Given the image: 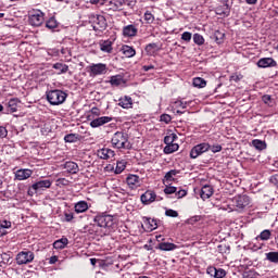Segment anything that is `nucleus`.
I'll list each match as a JSON object with an SVG mask.
<instances>
[{"label": "nucleus", "instance_id": "1", "mask_svg": "<svg viewBox=\"0 0 278 278\" xmlns=\"http://www.w3.org/2000/svg\"><path fill=\"white\" fill-rule=\"evenodd\" d=\"M66 97H68V94L60 89L47 91V99L50 105H62V103L66 101Z\"/></svg>", "mask_w": 278, "mask_h": 278}, {"label": "nucleus", "instance_id": "2", "mask_svg": "<svg viewBox=\"0 0 278 278\" xmlns=\"http://www.w3.org/2000/svg\"><path fill=\"white\" fill-rule=\"evenodd\" d=\"M111 142L114 149H129V137L125 132H115Z\"/></svg>", "mask_w": 278, "mask_h": 278}, {"label": "nucleus", "instance_id": "3", "mask_svg": "<svg viewBox=\"0 0 278 278\" xmlns=\"http://www.w3.org/2000/svg\"><path fill=\"white\" fill-rule=\"evenodd\" d=\"M89 23L93 27L94 31H105V29H108V20H105V16L103 15H89Z\"/></svg>", "mask_w": 278, "mask_h": 278}, {"label": "nucleus", "instance_id": "4", "mask_svg": "<svg viewBox=\"0 0 278 278\" xmlns=\"http://www.w3.org/2000/svg\"><path fill=\"white\" fill-rule=\"evenodd\" d=\"M108 64L105 63H92L88 66V73L90 77H99L101 75H108Z\"/></svg>", "mask_w": 278, "mask_h": 278}, {"label": "nucleus", "instance_id": "5", "mask_svg": "<svg viewBox=\"0 0 278 278\" xmlns=\"http://www.w3.org/2000/svg\"><path fill=\"white\" fill-rule=\"evenodd\" d=\"M93 220L98 227H103L104 229H110L114 225V216L112 215H97Z\"/></svg>", "mask_w": 278, "mask_h": 278}, {"label": "nucleus", "instance_id": "6", "mask_svg": "<svg viewBox=\"0 0 278 278\" xmlns=\"http://www.w3.org/2000/svg\"><path fill=\"white\" fill-rule=\"evenodd\" d=\"M211 146L210 143L203 142L200 144L194 146L190 151V157L192 160H197L200 155H203V153H207L210 151Z\"/></svg>", "mask_w": 278, "mask_h": 278}, {"label": "nucleus", "instance_id": "7", "mask_svg": "<svg viewBox=\"0 0 278 278\" xmlns=\"http://www.w3.org/2000/svg\"><path fill=\"white\" fill-rule=\"evenodd\" d=\"M29 25L33 27H40L45 23V13L41 11H35L29 15Z\"/></svg>", "mask_w": 278, "mask_h": 278}, {"label": "nucleus", "instance_id": "8", "mask_svg": "<svg viewBox=\"0 0 278 278\" xmlns=\"http://www.w3.org/2000/svg\"><path fill=\"white\" fill-rule=\"evenodd\" d=\"M232 203L238 210H244L251 205V198L249 195H237L232 199Z\"/></svg>", "mask_w": 278, "mask_h": 278}, {"label": "nucleus", "instance_id": "9", "mask_svg": "<svg viewBox=\"0 0 278 278\" xmlns=\"http://www.w3.org/2000/svg\"><path fill=\"white\" fill-rule=\"evenodd\" d=\"M30 262H34V253L31 251L20 252L16 256V263L20 266L23 264H29Z\"/></svg>", "mask_w": 278, "mask_h": 278}, {"label": "nucleus", "instance_id": "10", "mask_svg": "<svg viewBox=\"0 0 278 278\" xmlns=\"http://www.w3.org/2000/svg\"><path fill=\"white\" fill-rule=\"evenodd\" d=\"M14 179L15 181H25V179H29V177H31V175H34V170L29 169V168H24V169H17L14 173Z\"/></svg>", "mask_w": 278, "mask_h": 278}, {"label": "nucleus", "instance_id": "11", "mask_svg": "<svg viewBox=\"0 0 278 278\" xmlns=\"http://www.w3.org/2000/svg\"><path fill=\"white\" fill-rule=\"evenodd\" d=\"M277 66V61L273 58H263L257 62L258 68H275Z\"/></svg>", "mask_w": 278, "mask_h": 278}, {"label": "nucleus", "instance_id": "12", "mask_svg": "<svg viewBox=\"0 0 278 278\" xmlns=\"http://www.w3.org/2000/svg\"><path fill=\"white\" fill-rule=\"evenodd\" d=\"M126 182L131 190H136V188H140V176L130 174L127 176Z\"/></svg>", "mask_w": 278, "mask_h": 278}, {"label": "nucleus", "instance_id": "13", "mask_svg": "<svg viewBox=\"0 0 278 278\" xmlns=\"http://www.w3.org/2000/svg\"><path fill=\"white\" fill-rule=\"evenodd\" d=\"M18 103H21V100L18 98H13L9 100L7 103V112L4 114H14V112H18Z\"/></svg>", "mask_w": 278, "mask_h": 278}, {"label": "nucleus", "instance_id": "14", "mask_svg": "<svg viewBox=\"0 0 278 278\" xmlns=\"http://www.w3.org/2000/svg\"><path fill=\"white\" fill-rule=\"evenodd\" d=\"M155 199H157V195L154 191L148 190L141 195V203H143V205H151Z\"/></svg>", "mask_w": 278, "mask_h": 278}, {"label": "nucleus", "instance_id": "15", "mask_svg": "<svg viewBox=\"0 0 278 278\" xmlns=\"http://www.w3.org/2000/svg\"><path fill=\"white\" fill-rule=\"evenodd\" d=\"M33 185H34V189L40 192L42 190H47L51 188V186L53 185V181L50 179H45V180H38Z\"/></svg>", "mask_w": 278, "mask_h": 278}, {"label": "nucleus", "instance_id": "16", "mask_svg": "<svg viewBox=\"0 0 278 278\" xmlns=\"http://www.w3.org/2000/svg\"><path fill=\"white\" fill-rule=\"evenodd\" d=\"M123 36H125V38H134V37L138 36V27H136V25H131V24L124 26Z\"/></svg>", "mask_w": 278, "mask_h": 278}, {"label": "nucleus", "instance_id": "17", "mask_svg": "<svg viewBox=\"0 0 278 278\" xmlns=\"http://www.w3.org/2000/svg\"><path fill=\"white\" fill-rule=\"evenodd\" d=\"M97 155L100 160H111V157H114L115 153L112 149L102 148L97 151Z\"/></svg>", "mask_w": 278, "mask_h": 278}, {"label": "nucleus", "instance_id": "18", "mask_svg": "<svg viewBox=\"0 0 278 278\" xmlns=\"http://www.w3.org/2000/svg\"><path fill=\"white\" fill-rule=\"evenodd\" d=\"M106 123H112V117L102 116V117H98L96 119H92L90 122V127H93V128L101 127L103 125H106Z\"/></svg>", "mask_w": 278, "mask_h": 278}, {"label": "nucleus", "instance_id": "19", "mask_svg": "<svg viewBox=\"0 0 278 278\" xmlns=\"http://www.w3.org/2000/svg\"><path fill=\"white\" fill-rule=\"evenodd\" d=\"M188 105H190V102H184L181 100H177L176 102H174V113L175 114H185L186 111H182V110H186V108H188Z\"/></svg>", "mask_w": 278, "mask_h": 278}, {"label": "nucleus", "instance_id": "20", "mask_svg": "<svg viewBox=\"0 0 278 278\" xmlns=\"http://www.w3.org/2000/svg\"><path fill=\"white\" fill-rule=\"evenodd\" d=\"M212 194H214V188H212V186L205 185L202 187V189L200 191V197L203 201L210 199V197H212Z\"/></svg>", "mask_w": 278, "mask_h": 278}, {"label": "nucleus", "instance_id": "21", "mask_svg": "<svg viewBox=\"0 0 278 278\" xmlns=\"http://www.w3.org/2000/svg\"><path fill=\"white\" fill-rule=\"evenodd\" d=\"M64 168L67 173H71L72 175H77L79 173V165L73 161H68L64 164Z\"/></svg>", "mask_w": 278, "mask_h": 278}, {"label": "nucleus", "instance_id": "22", "mask_svg": "<svg viewBox=\"0 0 278 278\" xmlns=\"http://www.w3.org/2000/svg\"><path fill=\"white\" fill-rule=\"evenodd\" d=\"M89 205L88 202L86 201H79L74 205V210L76 212V214H84V212H88L89 210Z\"/></svg>", "mask_w": 278, "mask_h": 278}, {"label": "nucleus", "instance_id": "23", "mask_svg": "<svg viewBox=\"0 0 278 278\" xmlns=\"http://www.w3.org/2000/svg\"><path fill=\"white\" fill-rule=\"evenodd\" d=\"M143 223L150 231L157 229V220H155L151 217H144Z\"/></svg>", "mask_w": 278, "mask_h": 278}, {"label": "nucleus", "instance_id": "24", "mask_svg": "<svg viewBox=\"0 0 278 278\" xmlns=\"http://www.w3.org/2000/svg\"><path fill=\"white\" fill-rule=\"evenodd\" d=\"M177 175H179V170L170 169L165 174L164 184H170V181H175V177H177Z\"/></svg>", "mask_w": 278, "mask_h": 278}, {"label": "nucleus", "instance_id": "25", "mask_svg": "<svg viewBox=\"0 0 278 278\" xmlns=\"http://www.w3.org/2000/svg\"><path fill=\"white\" fill-rule=\"evenodd\" d=\"M121 51L125 58H134V55H136V49L131 46H123Z\"/></svg>", "mask_w": 278, "mask_h": 278}, {"label": "nucleus", "instance_id": "26", "mask_svg": "<svg viewBox=\"0 0 278 278\" xmlns=\"http://www.w3.org/2000/svg\"><path fill=\"white\" fill-rule=\"evenodd\" d=\"M118 105L124 110H129L132 105L131 97H124L119 99Z\"/></svg>", "mask_w": 278, "mask_h": 278}, {"label": "nucleus", "instance_id": "27", "mask_svg": "<svg viewBox=\"0 0 278 278\" xmlns=\"http://www.w3.org/2000/svg\"><path fill=\"white\" fill-rule=\"evenodd\" d=\"M160 51V46L157 43H149L146 46V52L148 55H155Z\"/></svg>", "mask_w": 278, "mask_h": 278}, {"label": "nucleus", "instance_id": "28", "mask_svg": "<svg viewBox=\"0 0 278 278\" xmlns=\"http://www.w3.org/2000/svg\"><path fill=\"white\" fill-rule=\"evenodd\" d=\"M109 84H111V86L117 87V86H121L122 84H125V79L123 78L122 75L111 76Z\"/></svg>", "mask_w": 278, "mask_h": 278}, {"label": "nucleus", "instance_id": "29", "mask_svg": "<svg viewBox=\"0 0 278 278\" xmlns=\"http://www.w3.org/2000/svg\"><path fill=\"white\" fill-rule=\"evenodd\" d=\"M111 10L116 12V10H123V5H125V0H111L110 1Z\"/></svg>", "mask_w": 278, "mask_h": 278}, {"label": "nucleus", "instance_id": "30", "mask_svg": "<svg viewBox=\"0 0 278 278\" xmlns=\"http://www.w3.org/2000/svg\"><path fill=\"white\" fill-rule=\"evenodd\" d=\"M159 249L160 251H175V249H177V245L170 242H162L159 244Z\"/></svg>", "mask_w": 278, "mask_h": 278}, {"label": "nucleus", "instance_id": "31", "mask_svg": "<svg viewBox=\"0 0 278 278\" xmlns=\"http://www.w3.org/2000/svg\"><path fill=\"white\" fill-rule=\"evenodd\" d=\"M52 68L59 71V75H64V73H68V65L63 63H55L52 65Z\"/></svg>", "mask_w": 278, "mask_h": 278}, {"label": "nucleus", "instance_id": "32", "mask_svg": "<svg viewBox=\"0 0 278 278\" xmlns=\"http://www.w3.org/2000/svg\"><path fill=\"white\" fill-rule=\"evenodd\" d=\"M125 168H127V161L122 160V161H117L116 163V167H115V175H121V173H123V170H125Z\"/></svg>", "mask_w": 278, "mask_h": 278}, {"label": "nucleus", "instance_id": "33", "mask_svg": "<svg viewBox=\"0 0 278 278\" xmlns=\"http://www.w3.org/2000/svg\"><path fill=\"white\" fill-rule=\"evenodd\" d=\"M100 49L104 53H112V41L110 40H104L100 43Z\"/></svg>", "mask_w": 278, "mask_h": 278}, {"label": "nucleus", "instance_id": "34", "mask_svg": "<svg viewBox=\"0 0 278 278\" xmlns=\"http://www.w3.org/2000/svg\"><path fill=\"white\" fill-rule=\"evenodd\" d=\"M175 151H179V144L177 143H169L164 148L166 155H170V153H175Z\"/></svg>", "mask_w": 278, "mask_h": 278}, {"label": "nucleus", "instance_id": "35", "mask_svg": "<svg viewBox=\"0 0 278 278\" xmlns=\"http://www.w3.org/2000/svg\"><path fill=\"white\" fill-rule=\"evenodd\" d=\"M67 244H68V239L62 238V239L54 241L53 248L54 249H65Z\"/></svg>", "mask_w": 278, "mask_h": 278}, {"label": "nucleus", "instance_id": "36", "mask_svg": "<svg viewBox=\"0 0 278 278\" xmlns=\"http://www.w3.org/2000/svg\"><path fill=\"white\" fill-rule=\"evenodd\" d=\"M193 86L194 88H205L207 86V81L201 77L193 78Z\"/></svg>", "mask_w": 278, "mask_h": 278}, {"label": "nucleus", "instance_id": "37", "mask_svg": "<svg viewBox=\"0 0 278 278\" xmlns=\"http://www.w3.org/2000/svg\"><path fill=\"white\" fill-rule=\"evenodd\" d=\"M252 146L256 148L258 151H264L266 149V142L260 140V139H254L252 141Z\"/></svg>", "mask_w": 278, "mask_h": 278}, {"label": "nucleus", "instance_id": "38", "mask_svg": "<svg viewBox=\"0 0 278 278\" xmlns=\"http://www.w3.org/2000/svg\"><path fill=\"white\" fill-rule=\"evenodd\" d=\"M271 232L268 229L263 230L257 237L256 240H270Z\"/></svg>", "mask_w": 278, "mask_h": 278}, {"label": "nucleus", "instance_id": "39", "mask_svg": "<svg viewBox=\"0 0 278 278\" xmlns=\"http://www.w3.org/2000/svg\"><path fill=\"white\" fill-rule=\"evenodd\" d=\"M265 255L268 262H271L273 264H278V252H269L266 253Z\"/></svg>", "mask_w": 278, "mask_h": 278}, {"label": "nucleus", "instance_id": "40", "mask_svg": "<svg viewBox=\"0 0 278 278\" xmlns=\"http://www.w3.org/2000/svg\"><path fill=\"white\" fill-rule=\"evenodd\" d=\"M243 278H257L260 277V274H257V271H255V269H249L243 271L242 274Z\"/></svg>", "mask_w": 278, "mask_h": 278}, {"label": "nucleus", "instance_id": "41", "mask_svg": "<svg viewBox=\"0 0 278 278\" xmlns=\"http://www.w3.org/2000/svg\"><path fill=\"white\" fill-rule=\"evenodd\" d=\"M193 42L201 47L202 45H205V38H203V35L201 34H194L193 35Z\"/></svg>", "mask_w": 278, "mask_h": 278}, {"label": "nucleus", "instance_id": "42", "mask_svg": "<svg viewBox=\"0 0 278 278\" xmlns=\"http://www.w3.org/2000/svg\"><path fill=\"white\" fill-rule=\"evenodd\" d=\"M48 29H55L58 27V20L55 17H50L46 23Z\"/></svg>", "mask_w": 278, "mask_h": 278}, {"label": "nucleus", "instance_id": "43", "mask_svg": "<svg viewBox=\"0 0 278 278\" xmlns=\"http://www.w3.org/2000/svg\"><path fill=\"white\" fill-rule=\"evenodd\" d=\"M65 142H77L79 140V135L76 134H68L64 137Z\"/></svg>", "mask_w": 278, "mask_h": 278}, {"label": "nucleus", "instance_id": "44", "mask_svg": "<svg viewBox=\"0 0 278 278\" xmlns=\"http://www.w3.org/2000/svg\"><path fill=\"white\" fill-rule=\"evenodd\" d=\"M176 140H177V136L175 134H169L164 138V142L166 143V146L173 144Z\"/></svg>", "mask_w": 278, "mask_h": 278}, {"label": "nucleus", "instance_id": "45", "mask_svg": "<svg viewBox=\"0 0 278 278\" xmlns=\"http://www.w3.org/2000/svg\"><path fill=\"white\" fill-rule=\"evenodd\" d=\"M143 18L149 25H151V23L155 21V16L153 15V13H151V11H146Z\"/></svg>", "mask_w": 278, "mask_h": 278}, {"label": "nucleus", "instance_id": "46", "mask_svg": "<svg viewBox=\"0 0 278 278\" xmlns=\"http://www.w3.org/2000/svg\"><path fill=\"white\" fill-rule=\"evenodd\" d=\"M216 14H219V16H229V7L225 4L223 10L220 8L216 9Z\"/></svg>", "mask_w": 278, "mask_h": 278}, {"label": "nucleus", "instance_id": "47", "mask_svg": "<svg viewBox=\"0 0 278 278\" xmlns=\"http://www.w3.org/2000/svg\"><path fill=\"white\" fill-rule=\"evenodd\" d=\"M227 277V271L223 268H217L215 271V278H225Z\"/></svg>", "mask_w": 278, "mask_h": 278}, {"label": "nucleus", "instance_id": "48", "mask_svg": "<svg viewBox=\"0 0 278 278\" xmlns=\"http://www.w3.org/2000/svg\"><path fill=\"white\" fill-rule=\"evenodd\" d=\"M181 40H184L185 42H190V40H192V33L190 31L182 33Z\"/></svg>", "mask_w": 278, "mask_h": 278}, {"label": "nucleus", "instance_id": "49", "mask_svg": "<svg viewBox=\"0 0 278 278\" xmlns=\"http://www.w3.org/2000/svg\"><path fill=\"white\" fill-rule=\"evenodd\" d=\"M199 220H201V216L195 215V216H192L189 219H187V224L188 225H197V223H199Z\"/></svg>", "mask_w": 278, "mask_h": 278}, {"label": "nucleus", "instance_id": "50", "mask_svg": "<svg viewBox=\"0 0 278 278\" xmlns=\"http://www.w3.org/2000/svg\"><path fill=\"white\" fill-rule=\"evenodd\" d=\"M161 123H166V125H168V123H170V121H173V117H170V115L168 114H162L160 117Z\"/></svg>", "mask_w": 278, "mask_h": 278}, {"label": "nucleus", "instance_id": "51", "mask_svg": "<svg viewBox=\"0 0 278 278\" xmlns=\"http://www.w3.org/2000/svg\"><path fill=\"white\" fill-rule=\"evenodd\" d=\"M165 215L169 216L170 218H177V216H179V213H177V211L173 208H169L165 211Z\"/></svg>", "mask_w": 278, "mask_h": 278}, {"label": "nucleus", "instance_id": "52", "mask_svg": "<svg viewBox=\"0 0 278 278\" xmlns=\"http://www.w3.org/2000/svg\"><path fill=\"white\" fill-rule=\"evenodd\" d=\"M216 270H217L216 267L210 266V267H207L206 273H207V275H210V277L215 278L216 277Z\"/></svg>", "mask_w": 278, "mask_h": 278}, {"label": "nucleus", "instance_id": "53", "mask_svg": "<svg viewBox=\"0 0 278 278\" xmlns=\"http://www.w3.org/2000/svg\"><path fill=\"white\" fill-rule=\"evenodd\" d=\"M210 150L212 151V153H220V151H223V146L220 144L211 146Z\"/></svg>", "mask_w": 278, "mask_h": 278}, {"label": "nucleus", "instance_id": "54", "mask_svg": "<svg viewBox=\"0 0 278 278\" xmlns=\"http://www.w3.org/2000/svg\"><path fill=\"white\" fill-rule=\"evenodd\" d=\"M164 192H165V194H176V192H177V188L176 187H166L165 189H164Z\"/></svg>", "mask_w": 278, "mask_h": 278}, {"label": "nucleus", "instance_id": "55", "mask_svg": "<svg viewBox=\"0 0 278 278\" xmlns=\"http://www.w3.org/2000/svg\"><path fill=\"white\" fill-rule=\"evenodd\" d=\"M64 216H65V223H71V220L75 218V215L72 212H65Z\"/></svg>", "mask_w": 278, "mask_h": 278}, {"label": "nucleus", "instance_id": "56", "mask_svg": "<svg viewBox=\"0 0 278 278\" xmlns=\"http://www.w3.org/2000/svg\"><path fill=\"white\" fill-rule=\"evenodd\" d=\"M0 227H2V229H10V227H12V222H8V220H2L0 222Z\"/></svg>", "mask_w": 278, "mask_h": 278}, {"label": "nucleus", "instance_id": "57", "mask_svg": "<svg viewBox=\"0 0 278 278\" xmlns=\"http://www.w3.org/2000/svg\"><path fill=\"white\" fill-rule=\"evenodd\" d=\"M262 101L266 104V105H270V101H273V98L269 94H265L262 98Z\"/></svg>", "mask_w": 278, "mask_h": 278}, {"label": "nucleus", "instance_id": "58", "mask_svg": "<svg viewBox=\"0 0 278 278\" xmlns=\"http://www.w3.org/2000/svg\"><path fill=\"white\" fill-rule=\"evenodd\" d=\"M91 5H105V0H89Z\"/></svg>", "mask_w": 278, "mask_h": 278}, {"label": "nucleus", "instance_id": "59", "mask_svg": "<svg viewBox=\"0 0 278 278\" xmlns=\"http://www.w3.org/2000/svg\"><path fill=\"white\" fill-rule=\"evenodd\" d=\"M186 194H188V192L184 189H180L179 191L176 192L177 199H184V197H186Z\"/></svg>", "mask_w": 278, "mask_h": 278}, {"label": "nucleus", "instance_id": "60", "mask_svg": "<svg viewBox=\"0 0 278 278\" xmlns=\"http://www.w3.org/2000/svg\"><path fill=\"white\" fill-rule=\"evenodd\" d=\"M8 137V129L3 126H0V138H7Z\"/></svg>", "mask_w": 278, "mask_h": 278}, {"label": "nucleus", "instance_id": "61", "mask_svg": "<svg viewBox=\"0 0 278 278\" xmlns=\"http://www.w3.org/2000/svg\"><path fill=\"white\" fill-rule=\"evenodd\" d=\"M269 181H270V184H273L274 186H278V174L273 175V176L269 178Z\"/></svg>", "mask_w": 278, "mask_h": 278}, {"label": "nucleus", "instance_id": "62", "mask_svg": "<svg viewBox=\"0 0 278 278\" xmlns=\"http://www.w3.org/2000/svg\"><path fill=\"white\" fill-rule=\"evenodd\" d=\"M37 192H38V189L34 188V184L31 185V187L27 191L29 197H34Z\"/></svg>", "mask_w": 278, "mask_h": 278}, {"label": "nucleus", "instance_id": "63", "mask_svg": "<svg viewBox=\"0 0 278 278\" xmlns=\"http://www.w3.org/2000/svg\"><path fill=\"white\" fill-rule=\"evenodd\" d=\"M153 68H155V66H153V65H143V67H142V70L146 73H149V71H153Z\"/></svg>", "mask_w": 278, "mask_h": 278}, {"label": "nucleus", "instance_id": "64", "mask_svg": "<svg viewBox=\"0 0 278 278\" xmlns=\"http://www.w3.org/2000/svg\"><path fill=\"white\" fill-rule=\"evenodd\" d=\"M58 262V256H51L49 264H55Z\"/></svg>", "mask_w": 278, "mask_h": 278}]
</instances>
